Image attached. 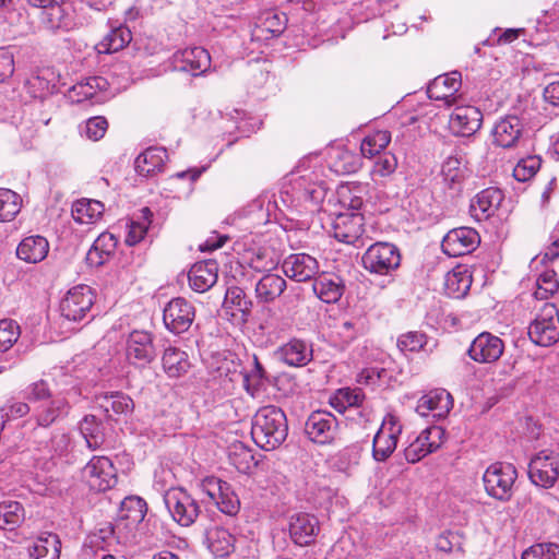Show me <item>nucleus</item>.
<instances>
[{"label":"nucleus","instance_id":"22","mask_svg":"<svg viewBox=\"0 0 559 559\" xmlns=\"http://www.w3.org/2000/svg\"><path fill=\"white\" fill-rule=\"evenodd\" d=\"M524 124L516 115L500 118L491 131L493 143L503 148L514 147L521 139Z\"/></svg>","mask_w":559,"mask_h":559},{"label":"nucleus","instance_id":"57","mask_svg":"<svg viewBox=\"0 0 559 559\" xmlns=\"http://www.w3.org/2000/svg\"><path fill=\"white\" fill-rule=\"evenodd\" d=\"M542 158L536 155L526 156L521 158L513 168V177L520 182L531 180L539 170Z\"/></svg>","mask_w":559,"mask_h":559},{"label":"nucleus","instance_id":"29","mask_svg":"<svg viewBox=\"0 0 559 559\" xmlns=\"http://www.w3.org/2000/svg\"><path fill=\"white\" fill-rule=\"evenodd\" d=\"M49 252L48 240L40 235L23 238L16 248V257L26 263H39Z\"/></svg>","mask_w":559,"mask_h":559},{"label":"nucleus","instance_id":"46","mask_svg":"<svg viewBox=\"0 0 559 559\" xmlns=\"http://www.w3.org/2000/svg\"><path fill=\"white\" fill-rule=\"evenodd\" d=\"M132 40V33L126 25H119L111 31L97 45L98 51L112 53L123 49Z\"/></svg>","mask_w":559,"mask_h":559},{"label":"nucleus","instance_id":"10","mask_svg":"<svg viewBox=\"0 0 559 559\" xmlns=\"http://www.w3.org/2000/svg\"><path fill=\"white\" fill-rule=\"evenodd\" d=\"M201 488L213 500L221 512L234 516L240 510V500L231 488V485L215 476L205 477Z\"/></svg>","mask_w":559,"mask_h":559},{"label":"nucleus","instance_id":"61","mask_svg":"<svg viewBox=\"0 0 559 559\" xmlns=\"http://www.w3.org/2000/svg\"><path fill=\"white\" fill-rule=\"evenodd\" d=\"M362 189L359 186L343 187L340 192V202L349 212H358L364 205Z\"/></svg>","mask_w":559,"mask_h":559},{"label":"nucleus","instance_id":"33","mask_svg":"<svg viewBox=\"0 0 559 559\" xmlns=\"http://www.w3.org/2000/svg\"><path fill=\"white\" fill-rule=\"evenodd\" d=\"M461 73L457 71L435 78L428 85L427 93L430 98L448 100L461 87Z\"/></svg>","mask_w":559,"mask_h":559},{"label":"nucleus","instance_id":"9","mask_svg":"<svg viewBox=\"0 0 559 559\" xmlns=\"http://www.w3.org/2000/svg\"><path fill=\"white\" fill-rule=\"evenodd\" d=\"M531 481L542 488H551L559 478V455L554 451L542 450L528 464Z\"/></svg>","mask_w":559,"mask_h":559},{"label":"nucleus","instance_id":"7","mask_svg":"<svg viewBox=\"0 0 559 559\" xmlns=\"http://www.w3.org/2000/svg\"><path fill=\"white\" fill-rule=\"evenodd\" d=\"M528 336L539 346H551L559 341V316L554 304H545L542 312L528 328Z\"/></svg>","mask_w":559,"mask_h":559},{"label":"nucleus","instance_id":"48","mask_svg":"<svg viewBox=\"0 0 559 559\" xmlns=\"http://www.w3.org/2000/svg\"><path fill=\"white\" fill-rule=\"evenodd\" d=\"M147 512V504L144 499L135 496L122 500L119 510V518L128 520L131 524L141 523Z\"/></svg>","mask_w":559,"mask_h":559},{"label":"nucleus","instance_id":"16","mask_svg":"<svg viewBox=\"0 0 559 559\" xmlns=\"http://www.w3.org/2000/svg\"><path fill=\"white\" fill-rule=\"evenodd\" d=\"M443 435L444 430L438 426L424 429L417 438L405 448V460L409 463H416L426 455L435 452L440 448Z\"/></svg>","mask_w":559,"mask_h":559},{"label":"nucleus","instance_id":"20","mask_svg":"<svg viewBox=\"0 0 559 559\" xmlns=\"http://www.w3.org/2000/svg\"><path fill=\"white\" fill-rule=\"evenodd\" d=\"M332 226L338 241L354 245L365 233V218L359 212H344L336 215Z\"/></svg>","mask_w":559,"mask_h":559},{"label":"nucleus","instance_id":"39","mask_svg":"<svg viewBox=\"0 0 559 559\" xmlns=\"http://www.w3.org/2000/svg\"><path fill=\"white\" fill-rule=\"evenodd\" d=\"M108 81L103 76H90L73 85L69 90V97L72 102L81 103L93 98L97 92L106 91Z\"/></svg>","mask_w":559,"mask_h":559},{"label":"nucleus","instance_id":"31","mask_svg":"<svg viewBox=\"0 0 559 559\" xmlns=\"http://www.w3.org/2000/svg\"><path fill=\"white\" fill-rule=\"evenodd\" d=\"M293 191L298 200L319 205L326 197L328 190L323 183L313 181L310 176H300L290 181Z\"/></svg>","mask_w":559,"mask_h":559},{"label":"nucleus","instance_id":"6","mask_svg":"<svg viewBox=\"0 0 559 559\" xmlns=\"http://www.w3.org/2000/svg\"><path fill=\"white\" fill-rule=\"evenodd\" d=\"M402 425L395 415L388 414L372 439V459L376 462H386L397 447L402 433Z\"/></svg>","mask_w":559,"mask_h":559},{"label":"nucleus","instance_id":"27","mask_svg":"<svg viewBox=\"0 0 559 559\" xmlns=\"http://www.w3.org/2000/svg\"><path fill=\"white\" fill-rule=\"evenodd\" d=\"M276 354L282 361L292 367H304L313 358L312 345L296 337L280 346Z\"/></svg>","mask_w":559,"mask_h":559},{"label":"nucleus","instance_id":"64","mask_svg":"<svg viewBox=\"0 0 559 559\" xmlns=\"http://www.w3.org/2000/svg\"><path fill=\"white\" fill-rule=\"evenodd\" d=\"M522 559H559V546L556 544H536L526 549Z\"/></svg>","mask_w":559,"mask_h":559},{"label":"nucleus","instance_id":"44","mask_svg":"<svg viewBox=\"0 0 559 559\" xmlns=\"http://www.w3.org/2000/svg\"><path fill=\"white\" fill-rule=\"evenodd\" d=\"M25 520V510L21 502L4 500L0 502V530L13 531Z\"/></svg>","mask_w":559,"mask_h":559},{"label":"nucleus","instance_id":"12","mask_svg":"<svg viewBox=\"0 0 559 559\" xmlns=\"http://www.w3.org/2000/svg\"><path fill=\"white\" fill-rule=\"evenodd\" d=\"M194 318V307L182 297L173 298L163 310L164 325L173 334L187 332L193 323Z\"/></svg>","mask_w":559,"mask_h":559},{"label":"nucleus","instance_id":"58","mask_svg":"<svg viewBox=\"0 0 559 559\" xmlns=\"http://www.w3.org/2000/svg\"><path fill=\"white\" fill-rule=\"evenodd\" d=\"M360 460V448L356 444L345 447L333 457V465L340 472H347L358 465Z\"/></svg>","mask_w":559,"mask_h":559},{"label":"nucleus","instance_id":"36","mask_svg":"<svg viewBox=\"0 0 559 559\" xmlns=\"http://www.w3.org/2000/svg\"><path fill=\"white\" fill-rule=\"evenodd\" d=\"M117 246V239L111 234H102L93 242L91 249L86 253V263L91 266H102L111 254H114Z\"/></svg>","mask_w":559,"mask_h":559},{"label":"nucleus","instance_id":"59","mask_svg":"<svg viewBox=\"0 0 559 559\" xmlns=\"http://www.w3.org/2000/svg\"><path fill=\"white\" fill-rule=\"evenodd\" d=\"M108 129V121L103 116H95L87 119L84 124L80 126L82 135H85L91 141H98L104 138Z\"/></svg>","mask_w":559,"mask_h":559},{"label":"nucleus","instance_id":"53","mask_svg":"<svg viewBox=\"0 0 559 559\" xmlns=\"http://www.w3.org/2000/svg\"><path fill=\"white\" fill-rule=\"evenodd\" d=\"M224 306L235 308L246 321L251 312L252 301L247 298L242 288L233 286L226 290Z\"/></svg>","mask_w":559,"mask_h":559},{"label":"nucleus","instance_id":"43","mask_svg":"<svg viewBox=\"0 0 559 559\" xmlns=\"http://www.w3.org/2000/svg\"><path fill=\"white\" fill-rule=\"evenodd\" d=\"M266 383H271L270 377L258 357L253 356L252 368L243 374V386L252 397L258 396Z\"/></svg>","mask_w":559,"mask_h":559},{"label":"nucleus","instance_id":"49","mask_svg":"<svg viewBox=\"0 0 559 559\" xmlns=\"http://www.w3.org/2000/svg\"><path fill=\"white\" fill-rule=\"evenodd\" d=\"M391 142V133L386 130H379L367 135L361 144L360 152L364 157L372 158L382 154V151Z\"/></svg>","mask_w":559,"mask_h":559},{"label":"nucleus","instance_id":"42","mask_svg":"<svg viewBox=\"0 0 559 559\" xmlns=\"http://www.w3.org/2000/svg\"><path fill=\"white\" fill-rule=\"evenodd\" d=\"M365 400V393L360 389H340L337 393L331 399L332 407L338 413L346 411H357L358 414L362 412L359 408Z\"/></svg>","mask_w":559,"mask_h":559},{"label":"nucleus","instance_id":"62","mask_svg":"<svg viewBox=\"0 0 559 559\" xmlns=\"http://www.w3.org/2000/svg\"><path fill=\"white\" fill-rule=\"evenodd\" d=\"M376 160L371 170L373 177H388L392 175L397 167V158L391 152H383L382 154L374 156Z\"/></svg>","mask_w":559,"mask_h":559},{"label":"nucleus","instance_id":"45","mask_svg":"<svg viewBox=\"0 0 559 559\" xmlns=\"http://www.w3.org/2000/svg\"><path fill=\"white\" fill-rule=\"evenodd\" d=\"M286 27V16L283 13L277 12H265L263 16L260 17L259 24H257L253 36L260 38L264 36V38L280 36Z\"/></svg>","mask_w":559,"mask_h":559},{"label":"nucleus","instance_id":"38","mask_svg":"<svg viewBox=\"0 0 559 559\" xmlns=\"http://www.w3.org/2000/svg\"><path fill=\"white\" fill-rule=\"evenodd\" d=\"M286 289V281L277 274L266 273L255 285V296L261 302H272Z\"/></svg>","mask_w":559,"mask_h":559},{"label":"nucleus","instance_id":"5","mask_svg":"<svg viewBox=\"0 0 559 559\" xmlns=\"http://www.w3.org/2000/svg\"><path fill=\"white\" fill-rule=\"evenodd\" d=\"M164 502L173 520L181 526L192 525L200 514L198 501L182 488L168 489Z\"/></svg>","mask_w":559,"mask_h":559},{"label":"nucleus","instance_id":"28","mask_svg":"<svg viewBox=\"0 0 559 559\" xmlns=\"http://www.w3.org/2000/svg\"><path fill=\"white\" fill-rule=\"evenodd\" d=\"M313 293L325 304L337 302L344 294L343 280L334 274H323L316 277L312 284Z\"/></svg>","mask_w":559,"mask_h":559},{"label":"nucleus","instance_id":"8","mask_svg":"<svg viewBox=\"0 0 559 559\" xmlns=\"http://www.w3.org/2000/svg\"><path fill=\"white\" fill-rule=\"evenodd\" d=\"M95 301L94 290L84 284L76 285L68 290L60 301V313L68 321L83 320L91 311Z\"/></svg>","mask_w":559,"mask_h":559},{"label":"nucleus","instance_id":"1","mask_svg":"<svg viewBox=\"0 0 559 559\" xmlns=\"http://www.w3.org/2000/svg\"><path fill=\"white\" fill-rule=\"evenodd\" d=\"M288 424L284 411L275 405L260 407L252 418L251 437L265 450L277 449L287 438Z\"/></svg>","mask_w":559,"mask_h":559},{"label":"nucleus","instance_id":"32","mask_svg":"<svg viewBox=\"0 0 559 559\" xmlns=\"http://www.w3.org/2000/svg\"><path fill=\"white\" fill-rule=\"evenodd\" d=\"M70 404L64 397L56 396L41 403L35 412V419L38 426L49 427L58 419L68 415Z\"/></svg>","mask_w":559,"mask_h":559},{"label":"nucleus","instance_id":"50","mask_svg":"<svg viewBox=\"0 0 559 559\" xmlns=\"http://www.w3.org/2000/svg\"><path fill=\"white\" fill-rule=\"evenodd\" d=\"M152 217H153L152 211L148 207H143L141 210L140 221L131 219L128 223V225H127L128 231H127L126 239H124V241L128 246H135L141 240L144 239V237L147 233L148 226L151 224Z\"/></svg>","mask_w":559,"mask_h":559},{"label":"nucleus","instance_id":"41","mask_svg":"<svg viewBox=\"0 0 559 559\" xmlns=\"http://www.w3.org/2000/svg\"><path fill=\"white\" fill-rule=\"evenodd\" d=\"M472 286V275L466 269L456 267L445 275L444 288L451 298L464 297Z\"/></svg>","mask_w":559,"mask_h":559},{"label":"nucleus","instance_id":"19","mask_svg":"<svg viewBox=\"0 0 559 559\" xmlns=\"http://www.w3.org/2000/svg\"><path fill=\"white\" fill-rule=\"evenodd\" d=\"M483 114L475 106H459L450 115L449 129L456 136H471L481 127Z\"/></svg>","mask_w":559,"mask_h":559},{"label":"nucleus","instance_id":"47","mask_svg":"<svg viewBox=\"0 0 559 559\" xmlns=\"http://www.w3.org/2000/svg\"><path fill=\"white\" fill-rule=\"evenodd\" d=\"M80 431L86 441L88 449L97 450L105 442V432L102 423L95 415H86L80 423Z\"/></svg>","mask_w":559,"mask_h":559},{"label":"nucleus","instance_id":"23","mask_svg":"<svg viewBox=\"0 0 559 559\" xmlns=\"http://www.w3.org/2000/svg\"><path fill=\"white\" fill-rule=\"evenodd\" d=\"M34 8L40 9L39 21L49 31L68 26L64 0H26Z\"/></svg>","mask_w":559,"mask_h":559},{"label":"nucleus","instance_id":"35","mask_svg":"<svg viewBox=\"0 0 559 559\" xmlns=\"http://www.w3.org/2000/svg\"><path fill=\"white\" fill-rule=\"evenodd\" d=\"M205 536L209 549L216 557H227L235 550L236 537L224 527H210Z\"/></svg>","mask_w":559,"mask_h":559},{"label":"nucleus","instance_id":"24","mask_svg":"<svg viewBox=\"0 0 559 559\" xmlns=\"http://www.w3.org/2000/svg\"><path fill=\"white\" fill-rule=\"evenodd\" d=\"M503 199V192L499 188L484 189L472 200L471 215L478 222L486 221L496 214Z\"/></svg>","mask_w":559,"mask_h":559},{"label":"nucleus","instance_id":"3","mask_svg":"<svg viewBox=\"0 0 559 559\" xmlns=\"http://www.w3.org/2000/svg\"><path fill=\"white\" fill-rule=\"evenodd\" d=\"M400 249L391 242L378 241L369 246L361 257L364 269L377 275H390L401 265Z\"/></svg>","mask_w":559,"mask_h":559},{"label":"nucleus","instance_id":"13","mask_svg":"<svg viewBox=\"0 0 559 559\" xmlns=\"http://www.w3.org/2000/svg\"><path fill=\"white\" fill-rule=\"evenodd\" d=\"M126 356L135 367L144 368L150 365L156 357L153 334L146 331H132L127 338Z\"/></svg>","mask_w":559,"mask_h":559},{"label":"nucleus","instance_id":"11","mask_svg":"<svg viewBox=\"0 0 559 559\" xmlns=\"http://www.w3.org/2000/svg\"><path fill=\"white\" fill-rule=\"evenodd\" d=\"M338 420L328 411L312 412L305 424V433L314 443L331 444L338 435Z\"/></svg>","mask_w":559,"mask_h":559},{"label":"nucleus","instance_id":"2","mask_svg":"<svg viewBox=\"0 0 559 559\" xmlns=\"http://www.w3.org/2000/svg\"><path fill=\"white\" fill-rule=\"evenodd\" d=\"M518 478V471L511 463L495 462L490 464L483 475L486 493L501 502H508L513 496V487Z\"/></svg>","mask_w":559,"mask_h":559},{"label":"nucleus","instance_id":"14","mask_svg":"<svg viewBox=\"0 0 559 559\" xmlns=\"http://www.w3.org/2000/svg\"><path fill=\"white\" fill-rule=\"evenodd\" d=\"M504 352V342L490 332L479 333L467 348V356L478 364L496 362Z\"/></svg>","mask_w":559,"mask_h":559},{"label":"nucleus","instance_id":"56","mask_svg":"<svg viewBox=\"0 0 559 559\" xmlns=\"http://www.w3.org/2000/svg\"><path fill=\"white\" fill-rule=\"evenodd\" d=\"M441 174L444 182L450 187L460 185L464 178V167L462 158L449 156L442 164Z\"/></svg>","mask_w":559,"mask_h":559},{"label":"nucleus","instance_id":"55","mask_svg":"<svg viewBox=\"0 0 559 559\" xmlns=\"http://www.w3.org/2000/svg\"><path fill=\"white\" fill-rule=\"evenodd\" d=\"M55 84L40 74H32L25 82L27 94L35 98L44 100L55 91Z\"/></svg>","mask_w":559,"mask_h":559},{"label":"nucleus","instance_id":"15","mask_svg":"<svg viewBox=\"0 0 559 559\" xmlns=\"http://www.w3.org/2000/svg\"><path fill=\"white\" fill-rule=\"evenodd\" d=\"M480 243V237L472 227L453 228L443 237L442 250L449 257H461L473 252Z\"/></svg>","mask_w":559,"mask_h":559},{"label":"nucleus","instance_id":"4","mask_svg":"<svg viewBox=\"0 0 559 559\" xmlns=\"http://www.w3.org/2000/svg\"><path fill=\"white\" fill-rule=\"evenodd\" d=\"M81 477L91 490L98 492L114 488L118 481L114 463L103 455H94L82 468Z\"/></svg>","mask_w":559,"mask_h":559},{"label":"nucleus","instance_id":"52","mask_svg":"<svg viewBox=\"0 0 559 559\" xmlns=\"http://www.w3.org/2000/svg\"><path fill=\"white\" fill-rule=\"evenodd\" d=\"M20 194L10 189H0V222L12 221L21 211Z\"/></svg>","mask_w":559,"mask_h":559},{"label":"nucleus","instance_id":"54","mask_svg":"<svg viewBox=\"0 0 559 559\" xmlns=\"http://www.w3.org/2000/svg\"><path fill=\"white\" fill-rule=\"evenodd\" d=\"M559 289V281L554 270H545L536 280L534 296L536 299L546 300L552 297Z\"/></svg>","mask_w":559,"mask_h":559},{"label":"nucleus","instance_id":"21","mask_svg":"<svg viewBox=\"0 0 559 559\" xmlns=\"http://www.w3.org/2000/svg\"><path fill=\"white\" fill-rule=\"evenodd\" d=\"M284 274L296 282L312 280L319 272V262L307 253H293L283 261Z\"/></svg>","mask_w":559,"mask_h":559},{"label":"nucleus","instance_id":"30","mask_svg":"<svg viewBox=\"0 0 559 559\" xmlns=\"http://www.w3.org/2000/svg\"><path fill=\"white\" fill-rule=\"evenodd\" d=\"M97 404L109 419L115 416H128L134 409L133 400L122 392H110L97 396Z\"/></svg>","mask_w":559,"mask_h":559},{"label":"nucleus","instance_id":"37","mask_svg":"<svg viewBox=\"0 0 559 559\" xmlns=\"http://www.w3.org/2000/svg\"><path fill=\"white\" fill-rule=\"evenodd\" d=\"M163 369L169 378H180L190 367L189 356L177 347H167L162 357Z\"/></svg>","mask_w":559,"mask_h":559},{"label":"nucleus","instance_id":"63","mask_svg":"<svg viewBox=\"0 0 559 559\" xmlns=\"http://www.w3.org/2000/svg\"><path fill=\"white\" fill-rule=\"evenodd\" d=\"M426 344V334L417 331L404 333L397 338V347L402 352H418L423 349Z\"/></svg>","mask_w":559,"mask_h":559},{"label":"nucleus","instance_id":"26","mask_svg":"<svg viewBox=\"0 0 559 559\" xmlns=\"http://www.w3.org/2000/svg\"><path fill=\"white\" fill-rule=\"evenodd\" d=\"M188 278L194 292L205 293L217 282L218 263L213 259L199 261L191 266Z\"/></svg>","mask_w":559,"mask_h":559},{"label":"nucleus","instance_id":"18","mask_svg":"<svg viewBox=\"0 0 559 559\" xmlns=\"http://www.w3.org/2000/svg\"><path fill=\"white\" fill-rule=\"evenodd\" d=\"M320 531L319 520L309 513L299 512L289 518L288 533L293 543L297 546H309Z\"/></svg>","mask_w":559,"mask_h":559},{"label":"nucleus","instance_id":"60","mask_svg":"<svg viewBox=\"0 0 559 559\" xmlns=\"http://www.w3.org/2000/svg\"><path fill=\"white\" fill-rule=\"evenodd\" d=\"M20 336L19 324L11 319L0 320V353L9 350Z\"/></svg>","mask_w":559,"mask_h":559},{"label":"nucleus","instance_id":"40","mask_svg":"<svg viewBox=\"0 0 559 559\" xmlns=\"http://www.w3.org/2000/svg\"><path fill=\"white\" fill-rule=\"evenodd\" d=\"M61 542L57 534L38 537L28 548L31 559H59Z\"/></svg>","mask_w":559,"mask_h":559},{"label":"nucleus","instance_id":"25","mask_svg":"<svg viewBox=\"0 0 559 559\" xmlns=\"http://www.w3.org/2000/svg\"><path fill=\"white\" fill-rule=\"evenodd\" d=\"M452 407L453 399L451 394L444 389H437L419 399L416 412L423 417L432 414L435 418H443Z\"/></svg>","mask_w":559,"mask_h":559},{"label":"nucleus","instance_id":"17","mask_svg":"<svg viewBox=\"0 0 559 559\" xmlns=\"http://www.w3.org/2000/svg\"><path fill=\"white\" fill-rule=\"evenodd\" d=\"M174 70L190 73L193 76L204 73L211 66V56L202 47L187 48L174 53Z\"/></svg>","mask_w":559,"mask_h":559},{"label":"nucleus","instance_id":"34","mask_svg":"<svg viewBox=\"0 0 559 559\" xmlns=\"http://www.w3.org/2000/svg\"><path fill=\"white\" fill-rule=\"evenodd\" d=\"M166 159L164 147H148L135 158V170L140 176H153L163 170Z\"/></svg>","mask_w":559,"mask_h":559},{"label":"nucleus","instance_id":"51","mask_svg":"<svg viewBox=\"0 0 559 559\" xmlns=\"http://www.w3.org/2000/svg\"><path fill=\"white\" fill-rule=\"evenodd\" d=\"M104 204L97 200L83 199L74 203L73 216L82 224H88L99 218L104 212Z\"/></svg>","mask_w":559,"mask_h":559}]
</instances>
